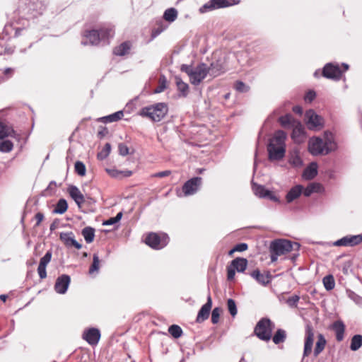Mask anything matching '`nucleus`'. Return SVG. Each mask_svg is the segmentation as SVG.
Returning <instances> with one entry per match:
<instances>
[{"label":"nucleus","mask_w":362,"mask_h":362,"mask_svg":"<svg viewBox=\"0 0 362 362\" xmlns=\"http://www.w3.org/2000/svg\"><path fill=\"white\" fill-rule=\"evenodd\" d=\"M202 183V179L200 177H195L187 180L182 186V191L185 196L194 194L199 189Z\"/></svg>","instance_id":"obj_11"},{"label":"nucleus","mask_w":362,"mask_h":362,"mask_svg":"<svg viewBox=\"0 0 362 362\" xmlns=\"http://www.w3.org/2000/svg\"><path fill=\"white\" fill-rule=\"evenodd\" d=\"M168 112V105L165 103H158L143 107L140 111V115L148 117L154 122H158L165 117Z\"/></svg>","instance_id":"obj_5"},{"label":"nucleus","mask_w":362,"mask_h":362,"mask_svg":"<svg viewBox=\"0 0 362 362\" xmlns=\"http://www.w3.org/2000/svg\"><path fill=\"white\" fill-rule=\"evenodd\" d=\"M175 83L177 87V89L180 92L182 93V95L185 97L188 93L189 86L187 83H185L182 78L179 76H175Z\"/></svg>","instance_id":"obj_37"},{"label":"nucleus","mask_w":362,"mask_h":362,"mask_svg":"<svg viewBox=\"0 0 362 362\" xmlns=\"http://www.w3.org/2000/svg\"><path fill=\"white\" fill-rule=\"evenodd\" d=\"M117 223V222L115 220V218L113 217H112V218H110L109 219L105 221L103 223V226H111V225L115 224Z\"/></svg>","instance_id":"obj_64"},{"label":"nucleus","mask_w":362,"mask_h":362,"mask_svg":"<svg viewBox=\"0 0 362 362\" xmlns=\"http://www.w3.org/2000/svg\"><path fill=\"white\" fill-rule=\"evenodd\" d=\"M227 306L230 314L235 317L237 315L238 310L235 302L233 299L229 298L227 300Z\"/></svg>","instance_id":"obj_46"},{"label":"nucleus","mask_w":362,"mask_h":362,"mask_svg":"<svg viewBox=\"0 0 362 362\" xmlns=\"http://www.w3.org/2000/svg\"><path fill=\"white\" fill-rule=\"evenodd\" d=\"M37 272L40 279H45L47 276L46 267L39 264Z\"/></svg>","instance_id":"obj_59"},{"label":"nucleus","mask_w":362,"mask_h":362,"mask_svg":"<svg viewBox=\"0 0 362 362\" xmlns=\"http://www.w3.org/2000/svg\"><path fill=\"white\" fill-rule=\"evenodd\" d=\"M123 116L124 112L122 110H119L107 116L100 117L98 119V120L104 123H110L120 120Z\"/></svg>","instance_id":"obj_30"},{"label":"nucleus","mask_w":362,"mask_h":362,"mask_svg":"<svg viewBox=\"0 0 362 362\" xmlns=\"http://www.w3.org/2000/svg\"><path fill=\"white\" fill-rule=\"evenodd\" d=\"M236 90L240 93H246L249 90V87L242 81H237L235 85Z\"/></svg>","instance_id":"obj_53"},{"label":"nucleus","mask_w":362,"mask_h":362,"mask_svg":"<svg viewBox=\"0 0 362 362\" xmlns=\"http://www.w3.org/2000/svg\"><path fill=\"white\" fill-rule=\"evenodd\" d=\"M317 175V164L312 162L305 168L303 173V177L306 180H310L315 177Z\"/></svg>","instance_id":"obj_26"},{"label":"nucleus","mask_w":362,"mask_h":362,"mask_svg":"<svg viewBox=\"0 0 362 362\" xmlns=\"http://www.w3.org/2000/svg\"><path fill=\"white\" fill-rule=\"evenodd\" d=\"M326 339L322 334L317 336V341L314 349V356H317L325 349L326 345Z\"/></svg>","instance_id":"obj_32"},{"label":"nucleus","mask_w":362,"mask_h":362,"mask_svg":"<svg viewBox=\"0 0 362 362\" xmlns=\"http://www.w3.org/2000/svg\"><path fill=\"white\" fill-rule=\"evenodd\" d=\"M274 327L273 322L268 318L261 319L255 328L257 337L264 341H269L272 337V332Z\"/></svg>","instance_id":"obj_7"},{"label":"nucleus","mask_w":362,"mask_h":362,"mask_svg":"<svg viewBox=\"0 0 362 362\" xmlns=\"http://www.w3.org/2000/svg\"><path fill=\"white\" fill-rule=\"evenodd\" d=\"M110 176L114 178L120 179L122 177H128L132 175V171L129 170H119L116 168L106 169Z\"/></svg>","instance_id":"obj_28"},{"label":"nucleus","mask_w":362,"mask_h":362,"mask_svg":"<svg viewBox=\"0 0 362 362\" xmlns=\"http://www.w3.org/2000/svg\"><path fill=\"white\" fill-rule=\"evenodd\" d=\"M59 220L57 218L54 219V221L50 225V227H49L50 231L52 232L54 230H56L59 226Z\"/></svg>","instance_id":"obj_62"},{"label":"nucleus","mask_w":362,"mask_h":362,"mask_svg":"<svg viewBox=\"0 0 362 362\" xmlns=\"http://www.w3.org/2000/svg\"><path fill=\"white\" fill-rule=\"evenodd\" d=\"M303 187L301 185H297L291 187L286 195V200L288 203H291L298 199L303 194Z\"/></svg>","instance_id":"obj_24"},{"label":"nucleus","mask_w":362,"mask_h":362,"mask_svg":"<svg viewBox=\"0 0 362 362\" xmlns=\"http://www.w3.org/2000/svg\"><path fill=\"white\" fill-rule=\"evenodd\" d=\"M331 328L334 331L337 341H341L344 338L345 325L341 320L333 322Z\"/></svg>","instance_id":"obj_23"},{"label":"nucleus","mask_w":362,"mask_h":362,"mask_svg":"<svg viewBox=\"0 0 362 362\" xmlns=\"http://www.w3.org/2000/svg\"><path fill=\"white\" fill-rule=\"evenodd\" d=\"M252 191L254 194L259 198H266L269 194L268 189L264 186L252 183Z\"/></svg>","instance_id":"obj_34"},{"label":"nucleus","mask_w":362,"mask_h":362,"mask_svg":"<svg viewBox=\"0 0 362 362\" xmlns=\"http://www.w3.org/2000/svg\"><path fill=\"white\" fill-rule=\"evenodd\" d=\"M230 266L234 267L238 272H243L247 268V260L245 258L237 257L232 260Z\"/></svg>","instance_id":"obj_29"},{"label":"nucleus","mask_w":362,"mask_h":362,"mask_svg":"<svg viewBox=\"0 0 362 362\" xmlns=\"http://www.w3.org/2000/svg\"><path fill=\"white\" fill-rule=\"evenodd\" d=\"M52 258L51 252L48 251L45 253V255L40 259V265L47 267L49 264Z\"/></svg>","instance_id":"obj_54"},{"label":"nucleus","mask_w":362,"mask_h":362,"mask_svg":"<svg viewBox=\"0 0 362 362\" xmlns=\"http://www.w3.org/2000/svg\"><path fill=\"white\" fill-rule=\"evenodd\" d=\"M59 238L66 247L74 246L78 250L82 247L81 244L74 239V235L72 232H62L59 234Z\"/></svg>","instance_id":"obj_20"},{"label":"nucleus","mask_w":362,"mask_h":362,"mask_svg":"<svg viewBox=\"0 0 362 362\" xmlns=\"http://www.w3.org/2000/svg\"><path fill=\"white\" fill-rule=\"evenodd\" d=\"M226 62L223 59H217L211 63L210 66H208L209 74L213 77H216L226 71Z\"/></svg>","instance_id":"obj_18"},{"label":"nucleus","mask_w":362,"mask_h":362,"mask_svg":"<svg viewBox=\"0 0 362 362\" xmlns=\"http://www.w3.org/2000/svg\"><path fill=\"white\" fill-rule=\"evenodd\" d=\"M130 47V44L128 42H124L115 47L113 53L117 56H124L129 52Z\"/></svg>","instance_id":"obj_31"},{"label":"nucleus","mask_w":362,"mask_h":362,"mask_svg":"<svg viewBox=\"0 0 362 362\" xmlns=\"http://www.w3.org/2000/svg\"><path fill=\"white\" fill-rule=\"evenodd\" d=\"M362 346V335L356 334L354 335L351 340L350 349L351 351H357Z\"/></svg>","instance_id":"obj_38"},{"label":"nucleus","mask_w":362,"mask_h":362,"mask_svg":"<svg viewBox=\"0 0 362 362\" xmlns=\"http://www.w3.org/2000/svg\"><path fill=\"white\" fill-rule=\"evenodd\" d=\"M10 133V129L2 123H0V140L9 136Z\"/></svg>","instance_id":"obj_51"},{"label":"nucleus","mask_w":362,"mask_h":362,"mask_svg":"<svg viewBox=\"0 0 362 362\" xmlns=\"http://www.w3.org/2000/svg\"><path fill=\"white\" fill-rule=\"evenodd\" d=\"M221 309L218 307L215 308L211 313V322L217 324L219 321Z\"/></svg>","instance_id":"obj_49"},{"label":"nucleus","mask_w":362,"mask_h":362,"mask_svg":"<svg viewBox=\"0 0 362 362\" xmlns=\"http://www.w3.org/2000/svg\"><path fill=\"white\" fill-rule=\"evenodd\" d=\"M166 88V78L165 76H162L159 81V86L156 88L155 93H160Z\"/></svg>","instance_id":"obj_52"},{"label":"nucleus","mask_w":362,"mask_h":362,"mask_svg":"<svg viewBox=\"0 0 362 362\" xmlns=\"http://www.w3.org/2000/svg\"><path fill=\"white\" fill-rule=\"evenodd\" d=\"M82 338L90 345H96L100 339V332L94 327L86 329L83 332Z\"/></svg>","instance_id":"obj_14"},{"label":"nucleus","mask_w":362,"mask_h":362,"mask_svg":"<svg viewBox=\"0 0 362 362\" xmlns=\"http://www.w3.org/2000/svg\"><path fill=\"white\" fill-rule=\"evenodd\" d=\"M71 282V278L67 274L59 276L55 282L54 290L57 293L64 294L69 288Z\"/></svg>","instance_id":"obj_17"},{"label":"nucleus","mask_w":362,"mask_h":362,"mask_svg":"<svg viewBox=\"0 0 362 362\" xmlns=\"http://www.w3.org/2000/svg\"><path fill=\"white\" fill-rule=\"evenodd\" d=\"M322 282L327 291H331L335 286V281L334 276L331 274L325 276L322 279Z\"/></svg>","instance_id":"obj_39"},{"label":"nucleus","mask_w":362,"mask_h":362,"mask_svg":"<svg viewBox=\"0 0 362 362\" xmlns=\"http://www.w3.org/2000/svg\"><path fill=\"white\" fill-rule=\"evenodd\" d=\"M35 219L37 220L36 226H39L40 223L44 219V215L43 214L39 212L35 214Z\"/></svg>","instance_id":"obj_63"},{"label":"nucleus","mask_w":362,"mask_h":362,"mask_svg":"<svg viewBox=\"0 0 362 362\" xmlns=\"http://www.w3.org/2000/svg\"><path fill=\"white\" fill-rule=\"evenodd\" d=\"M212 306V299L210 295L207 297L206 303L203 305L201 309L199 310L196 322L198 323L203 322L209 318L210 310Z\"/></svg>","instance_id":"obj_19"},{"label":"nucleus","mask_w":362,"mask_h":362,"mask_svg":"<svg viewBox=\"0 0 362 362\" xmlns=\"http://www.w3.org/2000/svg\"><path fill=\"white\" fill-rule=\"evenodd\" d=\"M81 234L83 236L86 242L87 243H90L93 241L95 237V229L92 227L87 226L85 227L82 231Z\"/></svg>","instance_id":"obj_33"},{"label":"nucleus","mask_w":362,"mask_h":362,"mask_svg":"<svg viewBox=\"0 0 362 362\" xmlns=\"http://www.w3.org/2000/svg\"><path fill=\"white\" fill-rule=\"evenodd\" d=\"M348 296L357 304H359L362 302V298L353 291H348Z\"/></svg>","instance_id":"obj_57"},{"label":"nucleus","mask_w":362,"mask_h":362,"mask_svg":"<svg viewBox=\"0 0 362 362\" xmlns=\"http://www.w3.org/2000/svg\"><path fill=\"white\" fill-rule=\"evenodd\" d=\"M286 334L284 329H279L274 334L272 340L275 344L284 342L286 339Z\"/></svg>","instance_id":"obj_41"},{"label":"nucleus","mask_w":362,"mask_h":362,"mask_svg":"<svg viewBox=\"0 0 362 362\" xmlns=\"http://www.w3.org/2000/svg\"><path fill=\"white\" fill-rule=\"evenodd\" d=\"M362 242V235H346L342 238L335 241L333 245L334 246H354Z\"/></svg>","instance_id":"obj_16"},{"label":"nucleus","mask_w":362,"mask_h":362,"mask_svg":"<svg viewBox=\"0 0 362 362\" xmlns=\"http://www.w3.org/2000/svg\"><path fill=\"white\" fill-rule=\"evenodd\" d=\"M305 117L308 127L310 129H314L322 126V117L317 115L313 110L306 111Z\"/></svg>","instance_id":"obj_13"},{"label":"nucleus","mask_w":362,"mask_h":362,"mask_svg":"<svg viewBox=\"0 0 362 362\" xmlns=\"http://www.w3.org/2000/svg\"><path fill=\"white\" fill-rule=\"evenodd\" d=\"M180 70L187 74L190 83L194 86L200 84L209 74L208 66L204 63H201L196 67H193L191 65L182 64L180 67Z\"/></svg>","instance_id":"obj_3"},{"label":"nucleus","mask_w":362,"mask_h":362,"mask_svg":"<svg viewBox=\"0 0 362 362\" xmlns=\"http://www.w3.org/2000/svg\"><path fill=\"white\" fill-rule=\"evenodd\" d=\"M119 153L121 156H125L129 154V148L124 144H119L118 146Z\"/></svg>","instance_id":"obj_56"},{"label":"nucleus","mask_w":362,"mask_h":362,"mask_svg":"<svg viewBox=\"0 0 362 362\" xmlns=\"http://www.w3.org/2000/svg\"><path fill=\"white\" fill-rule=\"evenodd\" d=\"M70 197L74 200L77 206L81 208L85 202L84 196L75 185H70L67 189Z\"/></svg>","instance_id":"obj_21"},{"label":"nucleus","mask_w":362,"mask_h":362,"mask_svg":"<svg viewBox=\"0 0 362 362\" xmlns=\"http://www.w3.org/2000/svg\"><path fill=\"white\" fill-rule=\"evenodd\" d=\"M314 342V332L311 325L305 327V337L303 349V358L308 356L311 352Z\"/></svg>","instance_id":"obj_12"},{"label":"nucleus","mask_w":362,"mask_h":362,"mask_svg":"<svg viewBox=\"0 0 362 362\" xmlns=\"http://www.w3.org/2000/svg\"><path fill=\"white\" fill-rule=\"evenodd\" d=\"M299 248V243L284 239L275 240L270 245V251H274L277 255H283L292 250H298Z\"/></svg>","instance_id":"obj_6"},{"label":"nucleus","mask_w":362,"mask_h":362,"mask_svg":"<svg viewBox=\"0 0 362 362\" xmlns=\"http://www.w3.org/2000/svg\"><path fill=\"white\" fill-rule=\"evenodd\" d=\"M170 174H171L170 170H164V171L158 172V173L154 174L153 176L156 177H167V176L170 175Z\"/></svg>","instance_id":"obj_60"},{"label":"nucleus","mask_w":362,"mask_h":362,"mask_svg":"<svg viewBox=\"0 0 362 362\" xmlns=\"http://www.w3.org/2000/svg\"><path fill=\"white\" fill-rule=\"evenodd\" d=\"M286 139V134L282 130L276 132L274 136L270 139L267 146L268 156L270 160H280L284 157Z\"/></svg>","instance_id":"obj_2"},{"label":"nucleus","mask_w":362,"mask_h":362,"mask_svg":"<svg viewBox=\"0 0 362 362\" xmlns=\"http://www.w3.org/2000/svg\"><path fill=\"white\" fill-rule=\"evenodd\" d=\"M100 269V259L97 254L93 255V263L89 268V274H93V273H98Z\"/></svg>","instance_id":"obj_42"},{"label":"nucleus","mask_w":362,"mask_h":362,"mask_svg":"<svg viewBox=\"0 0 362 362\" xmlns=\"http://www.w3.org/2000/svg\"><path fill=\"white\" fill-rule=\"evenodd\" d=\"M168 332L175 339L180 338L183 333L182 328L177 325L170 326Z\"/></svg>","instance_id":"obj_43"},{"label":"nucleus","mask_w":362,"mask_h":362,"mask_svg":"<svg viewBox=\"0 0 362 362\" xmlns=\"http://www.w3.org/2000/svg\"><path fill=\"white\" fill-rule=\"evenodd\" d=\"M28 9L31 11L34 17L37 14H41L44 10V5L40 0H29L28 3Z\"/></svg>","instance_id":"obj_27"},{"label":"nucleus","mask_w":362,"mask_h":362,"mask_svg":"<svg viewBox=\"0 0 362 362\" xmlns=\"http://www.w3.org/2000/svg\"><path fill=\"white\" fill-rule=\"evenodd\" d=\"M114 35L113 30L111 28H103L100 30H91L86 31L83 37L88 40L91 45H103L109 44V39Z\"/></svg>","instance_id":"obj_4"},{"label":"nucleus","mask_w":362,"mask_h":362,"mask_svg":"<svg viewBox=\"0 0 362 362\" xmlns=\"http://www.w3.org/2000/svg\"><path fill=\"white\" fill-rule=\"evenodd\" d=\"M300 300V296L298 295H293L291 297H289L286 300L287 305L291 308H296L298 305V303Z\"/></svg>","instance_id":"obj_47"},{"label":"nucleus","mask_w":362,"mask_h":362,"mask_svg":"<svg viewBox=\"0 0 362 362\" xmlns=\"http://www.w3.org/2000/svg\"><path fill=\"white\" fill-rule=\"evenodd\" d=\"M325 191L323 186L317 182L310 183L305 188L303 187V194L310 197L313 193H322Z\"/></svg>","instance_id":"obj_25"},{"label":"nucleus","mask_w":362,"mask_h":362,"mask_svg":"<svg viewBox=\"0 0 362 362\" xmlns=\"http://www.w3.org/2000/svg\"><path fill=\"white\" fill-rule=\"evenodd\" d=\"M165 29V27H163L162 25L159 26L158 28L154 29L152 32V37H156L158 35H160L164 30Z\"/></svg>","instance_id":"obj_61"},{"label":"nucleus","mask_w":362,"mask_h":362,"mask_svg":"<svg viewBox=\"0 0 362 362\" xmlns=\"http://www.w3.org/2000/svg\"><path fill=\"white\" fill-rule=\"evenodd\" d=\"M168 239V236L165 233L158 235L156 233H151L146 236L145 243L153 249L160 250L167 245Z\"/></svg>","instance_id":"obj_8"},{"label":"nucleus","mask_w":362,"mask_h":362,"mask_svg":"<svg viewBox=\"0 0 362 362\" xmlns=\"http://www.w3.org/2000/svg\"><path fill=\"white\" fill-rule=\"evenodd\" d=\"M316 97V93L314 90H309L304 96V100L307 103H311Z\"/></svg>","instance_id":"obj_55"},{"label":"nucleus","mask_w":362,"mask_h":362,"mask_svg":"<svg viewBox=\"0 0 362 362\" xmlns=\"http://www.w3.org/2000/svg\"><path fill=\"white\" fill-rule=\"evenodd\" d=\"M322 75L327 78L339 80L341 76V71L338 65L328 63L323 68Z\"/></svg>","instance_id":"obj_15"},{"label":"nucleus","mask_w":362,"mask_h":362,"mask_svg":"<svg viewBox=\"0 0 362 362\" xmlns=\"http://www.w3.org/2000/svg\"><path fill=\"white\" fill-rule=\"evenodd\" d=\"M235 269L232 266H228L227 267V279L229 281H231L234 279L235 275Z\"/></svg>","instance_id":"obj_58"},{"label":"nucleus","mask_w":362,"mask_h":362,"mask_svg":"<svg viewBox=\"0 0 362 362\" xmlns=\"http://www.w3.org/2000/svg\"><path fill=\"white\" fill-rule=\"evenodd\" d=\"M74 169L75 172L79 175V176H84L86 175V168L84 163L81 161H76L74 165Z\"/></svg>","instance_id":"obj_45"},{"label":"nucleus","mask_w":362,"mask_h":362,"mask_svg":"<svg viewBox=\"0 0 362 362\" xmlns=\"http://www.w3.org/2000/svg\"><path fill=\"white\" fill-rule=\"evenodd\" d=\"M68 209L67 202L64 199H60L53 210L54 214H63Z\"/></svg>","instance_id":"obj_36"},{"label":"nucleus","mask_w":362,"mask_h":362,"mask_svg":"<svg viewBox=\"0 0 362 362\" xmlns=\"http://www.w3.org/2000/svg\"><path fill=\"white\" fill-rule=\"evenodd\" d=\"M177 15L178 13L175 8H170L164 11L163 18L169 23H173L177 19Z\"/></svg>","instance_id":"obj_35"},{"label":"nucleus","mask_w":362,"mask_h":362,"mask_svg":"<svg viewBox=\"0 0 362 362\" xmlns=\"http://www.w3.org/2000/svg\"><path fill=\"white\" fill-rule=\"evenodd\" d=\"M235 4V0H209L199 8V11L201 13H205Z\"/></svg>","instance_id":"obj_9"},{"label":"nucleus","mask_w":362,"mask_h":362,"mask_svg":"<svg viewBox=\"0 0 362 362\" xmlns=\"http://www.w3.org/2000/svg\"><path fill=\"white\" fill-rule=\"evenodd\" d=\"M13 147V143L10 140H4L0 143V151L8 153L12 151Z\"/></svg>","instance_id":"obj_44"},{"label":"nucleus","mask_w":362,"mask_h":362,"mask_svg":"<svg viewBox=\"0 0 362 362\" xmlns=\"http://www.w3.org/2000/svg\"><path fill=\"white\" fill-rule=\"evenodd\" d=\"M289 163L295 167H300L303 165V160L298 152L292 153L289 158Z\"/></svg>","instance_id":"obj_40"},{"label":"nucleus","mask_w":362,"mask_h":362,"mask_svg":"<svg viewBox=\"0 0 362 362\" xmlns=\"http://www.w3.org/2000/svg\"><path fill=\"white\" fill-rule=\"evenodd\" d=\"M281 125L286 129H293V136L296 132L301 133L302 126L300 123L294 119L292 115L286 114L279 118Z\"/></svg>","instance_id":"obj_10"},{"label":"nucleus","mask_w":362,"mask_h":362,"mask_svg":"<svg viewBox=\"0 0 362 362\" xmlns=\"http://www.w3.org/2000/svg\"><path fill=\"white\" fill-rule=\"evenodd\" d=\"M110 151H111V146L109 143H107L105 144V145L104 146V148L102 150L101 152H100L98 154V157L100 158V159H103V158H105L106 157L108 156V155L110 154Z\"/></svg>","instance_id":"obj_48"},{"label":"nucleus","mask_w":362,"mask_h":362,"mask_svg":"<svg viewBox=\"0 0 362 362\" xmlns=\"http://www.w3.org/2000/svg\"><path fill=\"white\" fill-rule=\"evenodd\" d=\"M251 276L254 278L259 284L266 286L272 281V275L269 272L264 274L260 273L259 269L254 270L251 274Z\"/></svg>","instance_id":"obj_22"},{"label":"nucleus","mask_w":362,"mask_h":362,"mask_svg":"<svg viewBox=\"0 0 362 362\" xmlns=\"http://www.w3.org/2000/svg\"><path fill=\"white\" fill-rule=\"evenodd\" d=\"M337 147L331 132H325L323 139L312 137L308 141V151L313 156L327 155L336 150Z\"/></svg>","instance_id":"obj_1"},{"label":"nucleus","mask_w":362,"mask_h":362,"mask_svg":"<svg viewBox=\"0 0 362 362\" xmlns=\"http://www.w3.org/2000/svg\"><path fill=\"white\" fill-rule=\"evenodd\" d=\"M247 244L241 243L235 245V247L229 251V255H232L235 252H243L247 250Z\"/></svg>","instance_id":"obj_50"}]
</instances>
